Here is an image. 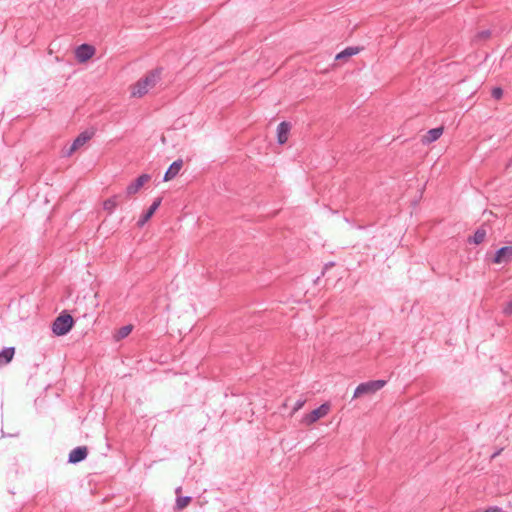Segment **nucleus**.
Segmentation results:
<instances>
[{
    "label": "nucleus",
    "instance_id": "obj_27",
    "mask_svg": "<svg viewBox=\"0 0 512 512\" xmlns=\"http://www.w3.org/2000/svg\"><path fill=\"white\" fill-rule=\"evenodd\" d=\"M182 488L181 487H177L175 489V493L178 495L180 492H181Z\"/></svg>",
    "mask_w": 512,
    "mask_h": 512
},
{
    "label": "nucleus",
    "instance_id": "obj_11",
    "mask_svg": "<svg viewBox=\"0 0 512 512\" xmlns=\"http://www.w3.org/2000/svg\"><path fill=\"white\" fill-rule=\"evenodd\" d=\"M182 166V159H177L174 162H172L164 174L163 181L166 182L175 178L178 175L179 171L181 170Z\"/></svg>",
    "mask_w": 512,
    "mask_h": 512
},
{
    "label": "nucleus",
    "instance_id": "obj_25",
    "mask_svg": "<svg viewBox=\"0 0 512 512\" xmlns=\"http://www.w3.org/2000/svg\"><path fill=\"white\" fill-rule=\"evenodd\" d=\"M334 265H335V262H333V261L326 263V264L324 265V267H323L322 274H325V272H326L329 268L333 267Z\"/></svg>",
    "mask_w": 512,
    "mask_h": 512
},
{
    "label": "nucleus",
    "instance_id": "obj_12",
    "mask_svg": "<svg viewBox=\"0 0 512 512\" xmlns=\"http://www.w3.org/2000/svg\"><path fill=\"white\" fill-rule=\"evenodd\" d=\"M291 129V124L286 121H282L277 127V142L282 145L288 140V134Z\"/></svg>",
    "mask_w": 512,
    "mask_h": 512
},
{
    "label": "nucleus",
    "instance_id": "obj_1",
    "mask_svg": "<svg viewBox=\"0 0 512 512\" xmlns=\"http://www.w3.org/2000/svg\"><path fill=\"white\" fill-rule=\"evenodd\" d=\"M162 68L158 67L149 71L143 78L139 79L133 87L132 96L142 97L149 89L153 88L161 79Z\"/></svg>",
    "mask_w": 512,
    "mask_h": 512
},
{
    "label": "nucleus",
    "instance_id": "obj_18",
    "mask_svg": "<svg viewBox=\"0 0 512 512\" xmlns=\"http://www.w3.org/2000/svg\"><path fill=\"white\" fill-rule=\"evenodd\" d=\"M191 501H192L191 496H177L176 503H175V509L183 510L190 504Z\"/></svg>",
    "mask_w": 512,
    "mask_h": 512
},
{
    "label": "nucleus",
    "instance_id": "obj_8",
    "mask_svg": "<svg viewBox=\"0 0 512 512\" xmlns=\"http://www.w3.org/2000/svg\"><path fill=\"white\" fill-rule=\"evenodd\" d=\"M88 456V448L86 446H77L72 449L68 455V463L77 464L84 461Z\"/></svg>",
    "mask_w": 512,
    "mask_h": 512
},
{
    "label": "nucleus",
    "instance_id": "obj_9",
    "mask_svg": "<svg viewBox=\"0 0 512 512\" xmlns=\"http://www.w3.org/2000/svg\"><path fill=\"white\" fill-rule=\"evenodd\" d=\"M161 202H162L161 197H158L153 201V203L150 205V207L141 215L140 219L138 220V222H137L138 227H140V228L143 227L151 219V217L154 215L156 210L161 205Z\"/></svg>",
    "mask_w": 512,
    "mask_h": 512
},
{
    "label": "nucleus",
    "instance_id": "obj_14",
    "mask_svg": "<svg viewBox=\"0 0 512 512\" xmlns=\"http://www.w3.org/2000/svg\"><path fill=\"white\" fill-rule=\"evenodd\" d=\"M486 234H487V231H486L485 227L482 225L474 232V234L472 236L468 237L467 241L470 244L479 245L485 240Z\"/></svg>",
    "mask_w": 512,
    "mask_h": 512
},
{
    "label": "nucleus",
    "instance_id": "obj_3",
    "mask_svg": "<svg viewBox=\"0 0 512 512\" xmlns=\"http://www.w3.org/2000/svg\"><path fill=\"white\" fill-rule=\"evenodd\" d=\"M386 385V380H371L360 383L354 390L353 398L360 397L362 395L374 394Z\"/></svg>",
    "mask_w": 512,
    "mask_h": 512
},
{
    "label": "nucleus",
    "instance_id": "obj_6",
    "mask_svg": "<svg viewBox=\"0 0 512 512\" xmlns=\"http://www.w3.org/2000/svg\"><path fill=\"white\" fill-rule=\"evenodd\" d=\"M95 51L96 49L94 46L83 43L76 48L75 56L78 62L84 63L94 56Z\"/></svg>",
    "mask_w": 512,
    "mask_h": 512
},
{
    "label": "nucleus",
    "instance_id": "obj_10",
    "mask_svg": "<svg viewBox=\"0 0 512 512\" xmlns=\"http://www.w3.org/2000/svg\"><path fill=\"white\" fill-rule=\"evenodd\" d=\"M150 179L148 174H142L137 177L132 183H130L126 188L127 196H131L136 194L140 188Z\"/></svg>",
    "mask_w": 512,
    "mask_h": 512
},
{
    "label": "nucleus",
    "instance_id": "obj_4",
    "mask_svg": "<svg viewBox=\"0 0 512 512\" xmlns=\"http://www.w3.org/2000/svg\"><path fill=\"white\" fill-rule=\"evenodd\" d=\"M330 410V404L329 403H323L316 409L312 410L310 413L306 414L303 417L302 422L305 425H311L315 422H317L320 418L325 417Z\"/></svg>",
    "mask_w": 512,
    "mask_h": 512
},
{
    "label": "nucleus",
    "instance_id": "obj_17",
    "mask_svg": "<svg viewBox=\"0 0 512 512\" xmlns=\"http://www.w3.org/2000/svg\"><path fill=\"white\" fill-rule=\"evenodd\" d=\"M120 195H113L110 198L106 199L103 203L104 210L108 211L111 214L114 209L118 206V199Z\"/></svg>",
    "mask_w": 512,
    "mask_h": 512
},
{
    "label": "nucleus",
    "instance_id": "obj_2",
    "mask_svg": "<svg viewBox=\"0 0 512 512\" xmlns=\"http://www.w3.org/2000/svg\"><path fill=\"white\" fill-rule=\"evenodd\" d=\"M74 323V318L64 311L59 316H57L53 321L52 332L56 336H64L71 331V329L74 326Z\"/></svg>",
    "mask_w": 512,
    "mask_h": 512
},
{
    "label": "nucleus",
    "instance_id": "obj_26",
    "mask_svg": "<svg viewBox=\"0 0 512 512\" xmlns=\"http://www.w3.org/2000/svg\"><path fill=\"white\" fill-rule=\"evenodd\" d=\"M502 450H503V449L501 448V449H499V450L495 451V452L491 455V459H494L495 457H497L498 455H500V453H501V451H502Z\"/></svg>",
    "mask_w": 512,
    "mask_h": 512
},
{
    "label": "nucleus",
    "instance_id": "obj_15",
    "mask_svg": "<svg viewBox=\"0 0 512 512\" xmlns=\"http://www.w3.org/2000/svg\"><path fill=\"white\" fill-rule=\"evenodd\" d=\"M15 355L14 347H4L0 351V367L7 365L10 363Z\"/></svg>",
    "mask_w": 512,
    "mask_h": 512
},
{
    "label": "nucleus",
    "instance_id": "obj_13",
    "mask_svg": "<svg viewBox=\"0 0 512 512\" xmlns=\"http://www.w3.org/2000/svg\"><path fill=\"white\" fill-rule=\"evenodd\" d=\"M443 127H436V128H432L430 130L427 131V133L423 136L422 138V142L424 144H431L433 142H435L436 140H438L441 135L443 134Z\"/></svg>",
    "mask_w": 512,
    "mask_h": 512
},
{
    "label": "nucleus",
    "instance_id": "obj_7",
    "mask_svg": "<svg viewBox=\"0 0 512 512\" xmlns=\"http://www.w3.org/2000/svg\"><path fill=\"white\" fill-rule=\"evenodd\" d=\"M510 261H512V246L499 248L492 259L495 264L509 263Z\"/></svg>",
    "mask_w": 512,
    "mask_h": 512
},
{
    "label": "nucleus",
    "instance_id": "obj_20",
    "mask_svg": "<svg viewBox=\"0 0 512 512\" xmlns=\"http://www.w3.org/2000/svg\"><path fill=\"white\" fill-rule=\"evenodd\" d=\"M491 96L495 100L501 99V97L503 96V89L501 87H494L491 91Z\"/></svg>",
    "mask_w": 512,
    "mask_h": 512
},
{
    "label": "nucleus",
    "instance_id": "obj_24",
    "mask_svg": "<svg viewBox=\"0 0 512 512\" xmlns=\"http://www.w3.org/2000/svg\"><path fill=\"white\" fill-rule=\"evenodd\" d=\"M483 512H505V511L498 506H493V507H489L488 509L484 510Z\"/></svg>",
    "mask_w": 512,
    "mask_h": 512
},
{
    "label": "nucleus",
    "instance_id": "obj_16",
    "mask_svg": "<svg viewBox=\"0 0 512 512\" xmlns=\"http://www.w3.org/2000/svg\"><path fill=\"white\" fill-rule=\"evenodd\" d=\"M360 50L361 49L356 46L346 47L344 50H342L335 56V60H342V59L346 60V59L358 54L360 52Z\"/></svg>",
    "mask_w": 512,
    "mask_h": 512
},
{
    "label": "nucleus",
    "instance_id": "obj_5",
    "mask_svg": "<svg viewBox=\"0 0 512 512\" xmlns=\"http://www.w3.org/2000/svg\"><path fill=\"white\" fill-rule=\"evenodd\" d=\"M94 133L88 130L81 132L73 141L71 146L63 151L66 157L71 156L78 148L83 146L87 141L93 137Z\"/></svg>",
    "mask_w": 512,
    "mask_h": 512
},
{
    "label": "nucleus",
    "instance_id": "obj_23",
    "mask_svg": "<svg viewBox=\"0 0 512 512\" xmlns=\"http://www.w3.org/2000/svg\"><path fill=\"white\" fill-rule=\"evenodd\" d=\"M477 36L480 39H488L491 36V31L483 30V31L479 32Z\"/></svg>",
    "mask_w": 512,
    "mask_h": 512
},
{
    "label": "nucleus",
    "instance_id": "obj_22",
    "mask_svg": "<svg viewBox=\"0 0 512 512\" xmlns=\"http://www.w3.org/2000/svg\"><path fill=\"white\" fill-rule=\"evenodd\" d=\"M304 404H305V399H298L293 406V412L301 409Z\"/></svg>",
    "mask_w": 512,
    "mask_h": 512
},
{
    "label": "nucleus",
    "instance_id": "obj_21",
    "mask_svg": "<svg viewBox=\"0 0 512 512\" xmlns=\"http://www.w3.org/2000/svg\"><path fill=\"white\" fill-rule=\"evenodd\" d=\"M503 312L506 315H512V299L506 303Z\"/></svg>",
    "mask_w": 512,
    "mask_h": 512
},
{
    "label": "nucleus",
    "instance_id": "obj_19",
    "mask_svg": "<svg viewBox=\"0 0 512 512\" xmlns=\"http://www.w3.org/2000/svg\"><path fill=\"white\" fill-rule=\"evenodd\" d=\"M131 331H132V325L122 326L117 332V338L123 339V338L127 337L131 333Z\"/></svg>",
    "mask_w": 512,
    "mask_h": 512
}]
</instances>
